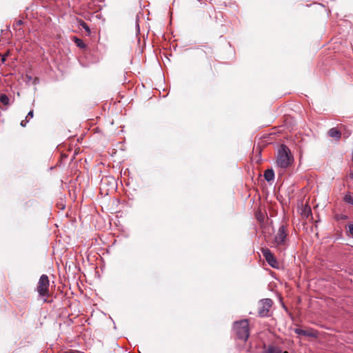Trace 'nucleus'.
Here are the masks:
<instances>
[{"label":"nucleus","mask_w":353,"mask_h":353,"mask_svg":"<svg viewBox=\"0 0 353 353\" xmlns=\"http://www.w3.org/2000/svg\"><path fill=\"white\" fill-rule=\"evenodd\" d=\"M293 160L290 149L286 145H282L278 151L276 166L285 170L292 164Z\"/></svg>","instance_id":"f257e3e1"},{"label":"nucleus","mask_w":353,"mask_h":353,"mask_svg":"<svg viewBox=\"0 0 353 353\" xmlns=\"http://www.w3.org/2000/svg\"><path fill=\"white\" fill-rule=\"evenodd\" d=\"M233 330L236 337L243 342H245L250 336L249 323L246 319L234 322Z\"/></svg>","instance_id":"f03ea898"},{"label":"nucleus","mask_w":353,"mask_h":353,"mask_svg":"<svg viewBox=\"0 0 353 353\" xmlns=\"http://www.w3.org/2000/svg\"><path fill=\"white\" fill-rule=\"evenodd\" d=\"M49 279L46 274H42L39 280L37 286V292L41 297L46 298L49 295ZM44 301H46V299H44Z\"/></svg>","instance_id":"7ed1b4c3"},{"label":"nucleus","mask_w":353,"mask_h":353,"mask_svg":"<svg viewBox=\"0 0 353 353\" xmlns=\"http://www.w3.org/2000/svg\"><path fill=\"white\" fill-rule=\"evenodd\" d=\"M288 236L287 228L284 225L279 227L278 232L274 239L275 247L280 248L285 246Z\"/></svg>","instance_id":"20e7f679"},{"label":"nucleus","mask_w":353,"mask_h":353,"mask_svg":"<svg viewBox=\"0 0 353 353\" xmlns=\"http://www.w3.org/2000/svg\"><path fill=\"white\" fill-rule=\"evenodd\" d=\"M272 303L273 302L270 299H264L261 300L258 310L259 315L261 317L268 316V313Z\"/></svg>","instance_id":"39448f33"},{"label":"nucleus","mask_w":353,"mask_h":353,"mask_svg":"<svg viewBox=\"0 0 353 353\" xmlns=\"http://www.w3.org/2000/svg\"><path fill=\"white\" fill-rule=\"evenodd\" d=\"M261 252L268 263L272 268H277L279 263L272 252L268 248H263Z\"/></svg>","instance_id":"423d86ee"},{"label":"nucleus","mask_w":353,"mask_h":353,"mask_svg":"<svg viewBox=\"0 0 353 353\" xmlns=\"http://www.w3.org/2000/svg\"><path fill=\"white\" fill-rule=\"evenodd\" d=\"M263 353H288V351H283L279 347L270 345L265 347Z\"/></svg>","instance_id":"0eeeda50"},{"label":"nucleus","mask_w":353,"mask_h":353,"mask_svg":"<svg viewBox=\"0 0 353 353\" xmlns=\"http://www.w3.org/2000/svg\"><path fill=\"white\" fill-rule=\"evenodd\" d=\"M264 178L268 182H271L274 179V172L272 169H268L264 172Z\"/></svg>","instance_id":"6e6552de"},{"label":"nucleus","mask_w":353,"mask_h":353,"mask_svg":"<svg viewBox=\"0 0 353 353\" xmlns=\"http://www.w3.org/2000/svg\"><path fill=\"white\" fill-rule=\"evenodd\" d=\"M328 134L330 137L334 138L336 140H339L341 136L340 130L336 128H331L328 132Z\"/></svg>","instance_id":"1a4fd4ad"},{"label":"nucleus","mask_w":353,"mask_h":353,"mask_svg":"<svg viewBox=\"0 0 353 353\" xmlns=\"http://www.w3.org/2000/svg\"><path fill=\"white\" fill-rule=\"evenodd\" d=\"M294 332L296 334L301 335V336H314V334L312 332L308 331V330H302L301 328H295L294 329Z\"/></svg>","instance_id":"9d476101"},{"label":"nucleus","mask_w":353,"mask_h":353,"mask_svg":"<svg viewBox=\"0 0 353 353\" xmlns=\"http://www.w3.org/2000/svg\"><path fill=\"white\" fill-rule=\"evenodd\" d=\"M343 201L345 203L353 205V197L351 196L350 192H347L345 194V196L343 197Z\"/></svg>","instance_id":"9b49d317"},{"label":"nucleus","mask_w":353,"mask_h":353,"mask_svg":"<svg viewBox=\"0 0 353 353\" xmlns=\"http://www.w3.org/2000/svg\"><path fill=\"white\" fill-rule=\"evenodd\" d=\"M74 43H76L77 46L80 48H85V45L82 39H79L77 37L74 38Z\"/></svg>","instance_id":"f8f14e48"},{"label":"nucleus","mask_w":353,"mask_h":353,"mask_svg":"<svg viewBox=\"0 0 353 353\" xmlns=\"http://www.w3.org/2000/svg\"><path fill=\"white\" fill-rule=\"evenodd\" d=\"M0 101L3 105H8L10 102V99L6 94H1L0 95Z\"/></svg>","instance_id":"ddd939ff"},{"label":"nucleus","mask_w":353,"mask_h":353,"mask_svg":"<svg viewBox=\"0 0 353 353\" xmlns=\"http://www.w3.org/2000/svg\"><path fill=\"white\" fill-rule=\"evenodd\" d=\"M80 25L87 32H88V33L90 32V29L88 25L85 22L81 21Z\"/></svg>","instance_id":"4468645a"},{"label":"nucleus","mask_w":353,"mask_h":353,"mask_svg":"<svg viewBox=\"0 0 353 353\" xmlns=\"http://www.w3.org/2000/svg\"><path fill=\"white\" fill-rule=\"evenodd\" d=\"M136 30H137V34H138L140 32V28H139V19L137 18L136 19Z\"/></svg>","instance_id":"2eb2a0df"},{"label":"nucleus","mask_w":353,"mask_h":353,"mask_svg":"<svg viewBox=\"0 0 353 353\" xmlns=\"http://www.w3.org/2000/svg\"><path fill=\"white\" fill-rule=\"evenodd\" d=\"M33 114H34V113H33V110H30V111L28 113V114H27V116H26V119H28V120L29 119H32V118L33 117Z\"/></svg>","instance_id":"dca6fc26"},{"label":"nucleus","mask_w":353,"mask_h":353,"mask_svg":"<svg viewBox=\"0 0 353 353\" xmlns=\"http://www.w3.org/2000/svg\"><path fill=\"white\" fill-rule=\"evenodd\" d=\"M348 231L353 236V224L348 225Z\"/></svg>","instance_id":"f3484780"},{"label":"nucleus","mask_w":353,"mask_h":353,"mask_svg":"<svg viewBox=\"0 0 353 353\" xmlns=\"http://www.w3.org/2000/svg\"><path fill=\"white\" fill-rule=\"evenodd\" d=\"M28 122V120L26 119V120H25V121H22L21 122V125L22 127H25V126L26 125V123H27Z\"/></svg>","instance_id":"a211bd4d"},{"label":"nucleus","mask_w":353,"mask_h":353,"mask_svg":"<svg viewBox=\"0 0 353 353\" xmlns=\"http://www.w3.org/2000/svg\"><path fill=\"white\" fill-rule=\"evenodd\" d=\"M23 21L22 20H19L16 22V23L14 25V26H21L23 24Z\"/></svg>","instance_id":"6ab92c4d"},{"label":"nucleus","mask_w":353,"mask_h":353,"mask_svg":"<svg viewBox=\"0 0 353 353\" xmlns=\"http://www.w3.org/2000/svg\"><path fill=\"white\" fill-rule=\"evenodd\" d=\"M6 55L2 56V57H1V61H2V63H4V62L6 61Z\"/></svg>","instance_id":"aec40b11"},{"label":"nucleus","mask_w":353,"mask_h":353,"mask_svg":"<svg viewBox=\"0 0 353 353\" xmlns=\"http://www.w3.org/2000/svg\"><path fill=\"white\" fill-rule=\"evenodd\" d=\"M26 78L28 79V81H30L32 79V77L28 75H26Z\"/></svg>","instance_id":"412c9836"},{"label":"nucleus","mask_w":353,"mask_h":353,"mask_svg":"<svg viewBox=\"0 0 353 353\" xmlns=\"http://www.w3.org/2000/svg\"><path fill=\"white\" fill-rule=\"evenodd\" d=\"M351 177L353 178V174H351Z\"/></svg>","instance_id":"4be33fe9"}]
</instances>
